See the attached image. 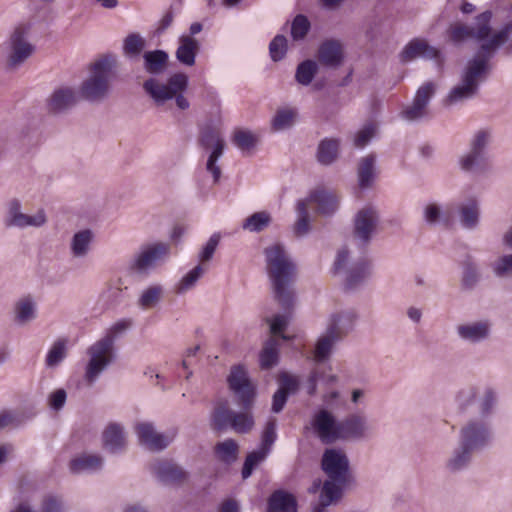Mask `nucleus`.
I'll use <instances>...</instances> for the list:
<instances>
[{"label":"nucleus","instance_id":"nucleus-1","mask_svg":"<svg viewBox=\"0 0 512 512\" xmlns=\"http://www.w3.org/2000/svg\"><path fill=\"white\" fill-rule=\"evenodd\" d=\"M117 67L118 59L114 54H105L93 61L79 85V97L89 103L104 102L111 93V81Z\"/></svg>","mask_w":512,"mask_h":512},{"label":"nucleus","instance_id":"nucleus-2","mask_svg":"<svg viewBox=\"0 0 512 512\" xmlns=\"http://www.w3.org/2000/svg\"><path fill=\"white\" fill-rule=\"evenodd\" d=\"M264 255L275 297L283 307H289L292 303V291L289 286L295 275V265L283 245L279 243L266 247Z\"/></svg>","mask_w":512,"mask_h":512},{"label":"nucleus","instance_id":"nucleus-3","mask_svg":"<svg viewBox=\"0 0 512 512\" xmlns=\"http://www.w3.org/2000/svg\"><path fill=\"white\" fill-rule=\"evenodd\" d=\"M132 326L130 319H122L114 323L106 335L87 349L89 360L85 367L84 379L93 384L111 365L115 358L114 342L118 335L125 333Z\"/></svg>","mask_w":512,"mask_h":512},{"label":"nucleus","instance_id":"nucleus-4","mask_svg":"<svg viewBox=\"0 0 512 512\" xmlns=\"http://www.w3.org/2000/svg\"><path fill=\"white\" fill-rule=\"evenodd\" d=\"M30 33L31 25L21 23L0 46L7 69H19L34 54L35 45L31 42Z\"/></svg>","mask_w":512,"mask_h":512},{"label":"nucleus","instance_id":"nucleus-5","mask_svg":"<svg viewBox=\"0 0 512 512\" xmlns=\"http://www.w3.org/2000/svg\"><path fill=\"white\" fill-rule=\"evenodd\" d=\"M47 222V216L43 209L33 214H26L22 209V202L18 198H11L5 205L3 223L6 228H40Z\"/></svg>","mask_w":512,"mask_h":512},{"label":"nucleus","instance_id":"nucleus-6","mask_svg":"<svg viewBox=\"0 0 512 512\" xmlns=\"http://www.w3.org/2000/svg\"><path fill=\"white\" fill-rule=\"evenodd\" d=\"M321 467L328 479L325 482L334 483L343 494V487L349 478V459L344 450L329 448L323 453Z\"/></svg>","mask_w":512,"mask_h":512},{"label":"nucleus","instance_id":"nucleus-7","mask_svg":"<svg viewBox=\"0 0 512 512\" xmlns=\"http://www.w3.org/2000/svg\"><path fill=\"white\" fill-rule=\"evenodd\" d=\"M187 86L188 77L184 73L172 75L166 83H162L155 78H149L143 83L144 91L157 106H161L168 100L173 99L177 92H184Z\"/></svg>","mask_w":512,"mask_h":512},{"label":"nucleus","instance_id":"nucleus-8","mask_svg":"<svg viewBox=\"0 0 512 512\" xmlns=\"http://www.w3.org/2000/svg\"><path fill=\"white\" fill-rule=\"evenodd\" d=\"M212 426L215 430H223L227 427L236 433L244 434L254 426V420L249 411L234 412L226 402L219 403L212 414Z\"/></svg>","mask_w":512,"mask_h":512},{"label":"nucleus","instance_id":"nucleus-9","mask_svg":"<svg viewBox=\"0 0 512 512\" xmlns=\"http://www.w3.org/2000/svg\"><path fill=\"white\" fill-rule=\"evenodd\" d=\"M201 146L212 149L206 163V170L212 174L214 182H218L221 176V168L217 165L218 159L223 155L225 142L219 127L207 125L200 136Z\"/></svg>","mask_w":512,"mask_h":512},{"label":"nucleus","instance_id":"nucleus-10","mask_svg":"<svg viewBox=\"0 0 512 512\" xmlns=\"http://www.w3.org/2000/svg\"><path fill=\"white\" fill-rule=\"evenodd\" d=\"M436 90V83L432 81L423 83L417 89L413 101L402 110L401 117L409 122H416L427 118L430 115L429 103Z\"/></svg>","mask_w":512,"mask_h":512},{"label":"nucleus","instance_id":"nucleus-11","mask_svg":"<svg viewBox=\"0 0 512 512\" xmlns=\"http://www.w3.org/2000/svg\"><path fill=\"white\" fill-rule=\"evenodd\" d=\"M436 90V83L432 81L423 83L417 89L413 101L402 110L401 117L409 122H416L427 118L430 115L429 103Z\"/></svg>","mask_w":512,"mask_h":512},{"label":"nucleus","instance_id":"nucleus-12","mask_svg":"<svg viewBox=\"0 0 512 512\" xmlns=\"http://www.w3.org/2000/svg\"><path fill=\"white\" fill-rule=\"evenodd\" d=\"M490 439V429L482 420H469L459 430V443L473 453L487 446Z\"/></svg>","mask_w":512,"mask_h":512},{"label":"nucleus","instance_id":"nucleus-13","mask_svg":"<svg viewBox=\"0 0 512 512\" xmlns=\"http://www.w3.org/2000/svg\"><path fill=\"white\" fill-rule=\"evenodd\" d=\"M311 426L316 436L324 444H332L341 440V421H337L334 414L327 409H320L313 415Z\"/></svg>","mask_w":512,"mask_h":512},{"label":"nucleus","instance_id":"nucleus-14","mask_svg":"<svg viewBox=\"0 0 512 512\" xmlns=\"http://www.w3.org/2000/svg\"><path fill=\"white\" fill-rule=\"evenodd\" d=\"M230 389L239 399V403L245 410H248L255 397V386L251 382L248 372L244 366L238 365L232 367L228 377Z\"/></svg>","mask_w":512,"mask_h":512},{"label":"nucleus","instance_id":"nucleus-15","mask_svg":"<svg viewBox=\"0 0 512 512\" xmlns=\"http://www.w3.org/2000/svg\"><path fill=\"white\" fill-rule=\"evenodd\" d=\"M169 251L170 246L166 243L148 245L135 256L132 267L140 273H146L163 262L169 256Z\"/></svg>","mask_w":512,"mask_h":512},{"label":"nucleus","instance_id":"nucleus-16","mask_svg":"<svg viewBox=\"0 0 512 512\" xmlns=\"http://www.w3.org/2000/svg\"><path fill=\"white\" fill-rule=\"evenodd\" d=\"M492 323L489 320H477L460 323L456 326V334L464 343L476 345L491 337Z\"/></svg>","mask_w":512,"mask_h":512},{"label":"nucleus","instance_id":"nucleus-17","mask_svg":"<svg viewBox=\"0 0 512 512\" xmlns=\"http://www.w3.org/2000/svg\"><path fill=\"white\" fill-rule=\"evenodd\" d=\"M373 428L366 415L352 413L341 421V440H361L372 435Z\"/></svg>","mask_w":512,"mask_h":512},{"label":"nucleus","instance_id":"nucleus-18","mask_svg":"<svg viewBox=\"0 0 512 512\" xmlns=\"http://www.w3.org/2000/svg\"><path fill=\"white\" fill-rule=\"evenodd\" d=\"M135 432L141 445L151 451H161L173 441L175 434L158 433L150 422H140L135 426Z\"/></svg>","mask_w":512,"mask_h":512},{"label":"nucleus","instance_id":"nucleus-19","mask_svg":"<svg viewBox=\"0 0 512 512\" xmlns=\"http://www.w3.org/2000/svg\"><path fill=\"white\" fill-rule=\"evenodd\" d=\"M378 222L379 216L373 207L367 206L361 209L357 213L354 221L355 239L363 244H367L376 232Z\"/></svg>","mask_w":512,"mask_h":512},{"label":"nucleus","instance_id":"nucleus-20","mask_svg":"<svg viewBox=\"0 0 512 512\" xmlns=\"http://www.w3.org/2000/svg\"><path fill=\"white\" fill-rule=\"evenodd\" d=\"M150 471L160 482L164 484H182L188 478V474L176 463L158 459L150 465Z\"/></svg>","mask_w":512,"mask_h":512},{"label":"nucleus","instance_id":"nucleus-21","mask_svg":"<svg viewBox=\"0 0 512 512\" xmlns=\"http://www.w3.org/2000/svg\"><path fill=\"white\" fill-rule=\"evenodd\" d=\"M356 320L357 314L354 310L334 312L328 317L325 330L342 340L354 329Z\"/></svg>","mask_w":512,"mask_h":512},{"label":"nucleus","instance_id":"nucleus-22","mask_svg":"<svg viewBox=\"0 0 512 512\" xmlns=\"http://www.w3.org/2000/svg\"><path fill=\"white\" fill-rule=\"evenodd\" d=\"M418 57L435 59L439 65L443 62L440 51L429 45L427 41L423 39H414L410 41L401 52V59L403 62H409Z\"/></svg>","mask_w":512,"mask_h":512},{"label":"nucleus","instance_id":"nucleus-23","mask_svg":"<svg viewBox=\"0 0 512 512\" xmlns=\"http://www.w3.org/2000/svg\"><path fill=\"white\" fill-rule=\"evenodd\" d=\"M95 232L90 228L76 231L70 238L69 251L73 258L84 259L92 251L95 242Z\"/></svg>","mask_w":512,"mask_h":512},{"label":"nucleus","instance_id":"nucleus-24","mask_svg":"<svg viewBox=\"0 0 512 512\" xmlns=\"http://www.w3.org/2000/svg\"><path fill=\"white\" fill-rule=\"evenodd\" d=\"M304 201L307 203V207L315 205L317 212L323 216L331 215L338 209L337 195L324 188L314 190Z\"/></svg>","mask_w":512,"mask_h":512},{"label":"nucleus","instance_id":"nucleus-25","mask_svg":"<svg viewBox=\"0 0 512 512\" xmlns=\"http://www.w3.org/2000/svg\"><path fill=\"white\" fill-rule=\"evenodd\" d=\"M102 441L105 449L111 453H119L126 448L127 433L121 424L112 422L103 430Z\"/></svg>","mask_w":512,"mask_h":512},{"label":"nucleus","instance_id":"nucleus-26","mask_svg":"<svg viewBox=\"0 0 512 512\" xmlns=\"http://www.w3.org/2000/svg\"><path fill=\"white\" fill-rule=\"evenodd\" d=\"M77 93L71 87L56 89L47 101V107L51 113H62L72 108L77 103Z\"/></svg>","mask_w":512,"mask_h":512},{"label":"nucleus","instance_id":"nucleus-27","mask_svg":"<svg viewBox=\"0 0 512 512\" xmlns=\"http://www.w3.org/2000/svg\"><path fill=\"white\" fill-rule=\"evenodd\" d=\"M459 168L467 173L483 174L490 169L488 154L472 150L463 153L458 160Z\"/></svg>","mask_w":512,"mask_h":512},{"label":"nucleus","instance_id":"nucleus-28","mask_svg":"<svg viewBox=\"0 0 512 512\" xmlns=\"http://www.w3.org/2000/svg\"><path fill=\"white\" fill-rule=\"evenodd\" d=\"M473 452L458 443L444 462V469L449 474H457L466 470L472 462Z\"/></svg>","mask_w":512,"mask_h":512},{"label":"nucleus","instance_id":"nucleus-29","mask_svg":"<svg viewBox=\"0 0 512 512\" xmlns=\"http://www.w3.org/2000/svg\"><path fill=\"white\" fill-rule=\"evenodd\" d=\"M460 224L463 228L474 230L480 223V205L476 198H469L457 207Z\"/></svg>","mask_w":512,"mask_h":512},{"label":"nucleus","instance_id":"nucleus-30","mask_svg":"<svg viewBox=\"0 0 512 512\" xmlns=\"http://www.w3.org/2000/svg\"><path fill=\"white\" fill-rule=\"evenodd\" d=\"M199 50V41L194 37L183 34L179 37L175 56L181 64L190 67L195 64L196 55L198 54Z\"/></svg>","mask_w":512,"mask_h":512},{"label":"nucleus","instance_id":"nucleus-31","mask_svg":"<svg viewBox=\"0 0 512 512\" xmlns=\"http://www.w3.org/2000/svg\"><path fill=\"white\" fill-rule=\"evenodd\" d=\"M371 276V265L367 261H361L347 270L344 286L347 290H353L363 285Z\"/></svg>","mask_w":512,"mask_h":512},{"label":"nucleus","instance_id":"nucleus-32","mask_svg":"<svg viewBox=\"0 0 512 512\" xmlns=\"http://www.w3.org/2000/svg\"><path fill=\"white\" fill-rule=\"evenodd\" d=\"M103 466V458L97 454H81L70 461L69 469L72 473L95 472Z\"/></svg>","mask_w":512,"mask_h":512},{"label":"nucleus","instance_id":"nucleus-33","mask_svg":"<svg viewBox=\"0 0 512 512\" xmlns=\"http://www.w3.org/2000/svg\"><path fill=\"white\" fill-rule=\"evenodd\" d=\"M268 512H297L296 498L288 492L277 490L268 500Z\"/></svg>","mask_w":512,"mask_h":512},{"label":"nucleus","instance_id":"nucleus-34","mask_svg":"<svg viewBox=\"0 0 512 512\" xmlns=\"http://www.w3.org/2000/svg\"><path fill=\"white\" fill-rule=\"evenodd\" d=\"M340 140L337 138H324L317 147L316 158L321 165H331L339 155Z\"/></svg>","mask_w":512,"mask_h":512},{"label":"nucleus","instance_id":"nucleus-35","mask_svg":"<svg viewBox=\"0 0 512 512\" xmlns=\"http://www.w3.org/2000/svg\"><path fill=\"white\" fill-rule=\"evenodd\" d=\"M341 499V491L332 482H324L319 501L311 508V512H329L328 507Z\"/></svg>","mask_w":512,"mask_h":512},{"label":"nucleus","instance_id":"nucleus-36","mask_svg":"<svg viewBox=\"0 0 512 512\" xmlns=\"http://www.w3.org/2000/svg\"><path fill=\"white\" fill-rule=\"evenodd\" d=\"M319 61L330 67L340 65L342 61V47L338 41L329 40L324 42L318 52Z\"/></svg>","mask_w":512,"mask_h":512},{"label":"nucleus","instance_id":"nucleus-37","mask_svg":"<svg viewBox=\"0 0 512 512\" xmlns=\"http://www.w3.org/2000/svg\"><path fill=\"white\" fill-rule=\"evenodd\" d=\"M341 339L337 338L328 331H324L318 338L314 349V360L316 362H324L329 359L334 346L340 342Z\"/></svg>","mask_w":512,"mask_h":512},{"label":"nucleus","instance_id":"nucleus-38","mask_svg":"<svg viewBox=\"0 0 512 512\" xmlns=\"http://www.w3.org/2000/svg\"><path fill=\"white\" fill-rule=\"evenodd\" d=\"M214 454L222 463L230 465L234 463L239 454V445L233 439H226L222 442H218L214 447Z\"/></svg>","mask_w":512,"mask_h":512},{"label":"nucleus","instance_id":"nucleus-39","mask_svg":"<svg viewBox=\"0 0 512 512\" xmlns=\"http://www.w3.org/2000/svg\"><path fill=\"white\" fill-rule=\"evenodd\" d=\"M164 295V288L161 285H151L145 288L139 295L137 305L143 309H153L162 300Z\"/></svg>","mask_w":512,"mask_h":512},{"label":"nucleus","instance_id":"nucleus-40","mask_svg":"<svg viewBox=\"0 0 512 512\" xmlns=\"http://www.w3.org/2000/svg\"><path fill=\"white\" fill-rule=\"evenodd\" d=\"M36 318V303L30 297H23L15 304V320L18 324H26Z\"/></svg>","mask_w":512,"mask_h":512},{"label":"nucleus","instance_id":"nucleus-41","mask_svg":"<svg viewBox=\"0 0 512 512\" xmlns=\"http://www.w3.org/2000/svg\"><path fill=\"white\" fill-rule=\"evenodd\" d=\"M143 57L144 67L150 74L161 73L168 61V54L163 50L148 51Z\"/></svg>","mask_w":512,"mask_h":512},{"label":"nucleus","instance_id":"nucleus-42","mask_svg":"<svg viewBox=\"0 0 512 512\" xmlns=\"http://www.w3.org/2000/svg\"><path fill=\"white\" fill-rule=\"evenodd\" d=\"M279 341L271 337L268 339L260 353V366L262 369H270L278 362Z\"/></svg>","mask_w":512,"mask_h":512},{"label":"nucleus","instance_id":"nucleus-43","mask_svg":"<svg viewBox=\"0 0 512 512\" xmlns=\"http://www.w3.org/2000/svg\"><path fill=\"white\" fill-rule=\"evenodd\" d=\"M146 46V40L139 33H130L123 40V54L134 59L140 56Z\"/></svg>","mask_w":512,"mask_h":512},{"label":"nucleus","instance_id":"nucleus-44","mask_svg":"<svg viewBox=\"0 0 512 512\" xmlns=\"http://www.w3.org/2000/svg\"><path fill=\"white\" fill-rule=\"evenodd\" d=\"M375 158L372 155L362 158L358 165V181L362 188H367L371 185L375 176Z\"/></svg>","mask_w":512,"mask_h":512},{"label":"nucleus","instance_id":"nucleus-45","mask_svg":"<svg viewBox=\"0 0 512 512\" xmlns=\"http://www.w3.org/2000/svg\"><path fill=\"white\" fill-rule=\"evenodd\" d=\"M67 356V340H56L49 349L45 364L48 368L57 367Z\"/></svg>","mask_w":512,"mask_h":512},{"label":"nucleus","instance_id":"nucleus-46","mask_svg":"<svg viewBox=\"0 0 512 512\" xmlns=\"http://www.w3.org/2000/svg\"><path fill=\"white\" fill-rule=\"evenodd\" d=\"M206 271L207 266H204L202 264H198L197 266H195L192 270L185 274L179 281L176 287V292L179 294H183L191 290Z\"/></svg>","mask_w":512,"mask_h":512},{"label":"nucleus","instance_id":"nucleus-47","mask_svg":"<svg viewBox=\"0 0 512 512\" xmlns=\"http://www.w3.org/2000/svg\"><path fill=\"white\" fill-rule=\"evenodd\" d=\"M480 279V273L477 265L472 261L471 257H467L462 262V286L472 289L476 286Z\"/></svg>","mask_w":512,"mask_h":512},{"label":"nucleus","instance_id":"nucleus-48","mask_svg":"<svg viewBox=\"0 0 512 512\" xmlns=\"http://www.w3.org/2000/svg\"><path fill=\"white\" fill-rule=\"evenodd\" d=\"M318 71V65L313 60H305L301 62L296 69L295 79L304 86L309 85Z\"/></svg>","mask_w":512,"mask_h":512},{"label":"nucleus","instance_id":"nucleus-49","mask_svg":"<svg viewBox=\"0 0 512 512\" xmlns=\"http://www.w3.org/2000/svg\"><path fill=\"white\" fill-rule=\"evenodd\" d=\"M232 142L242 152H248L255 147L257 136L250 130L236 129L232 136Z\"/></svg>","mask_w":512,"mask_h":512},{"label":"nucleus","instance_id":"nucleus-50","mask_svg":"<svg viewBox=\"0 0 512 512\" xmlns=\"http://www.w3.org/2000/svg\"><path fill=\"white\" fill-rule=\"evenodd\" d=\"M271 222V216L266 211L256 212L245 219L242 227L250 232H260Z\"/></svg>","mask_w":512,"mask_h":512},{"label":"nucleus","instance_id":"nucleus-51","mask_svg":"<svg viewBox=\"0 0 512 512\" xmlns=\"http://www.w3.org/2000/svg\"><path fill=\"white\" fill-rule=\"evenodd\" d=\"M492 133L489 129H479L471 137L469 141V150L487 154V148L491 142Z\"/></svg>","mask_w":512,"mask_h":512},{"label":"nucleus","instance_id":"nucleus-52","mask_svg":"<svg viewBox=\"0 0 512 512\" xmlns=\"http://www.w3.org/2000/svg\"><path fill=\"white\" fill-rule=\"evenodd\" d=\"M297 221L294 224V233L297 236H304L310 231V217L307 203L299 201L297 204Z\"/></svg>","mask_w":512,"mask_h":512},{"label":"nucleus","instance_id":"nucleus-53","mask_svg":"<svg viewBox=\"0 0 512 512\" xmlns=\"http://www.w3.org/2000/svg\"><path fill=\"white\" fill-rule=\"evenodd\" d=\"M491 270L498 278L512 276V253L502 254L491 263Z\"/></svg>","mask_w":512,"mask_h":512},{"label":"nucleus","instance_id":"nucleus-54","mask_svg":"<svg viewBox=\"0 0 512 512\" xmlns=\"http://www.w3.org/2000/svg\"><path fill=\"white\" fill-rule=\"evenodd\" d=\"M296 115L297 112L294 109H279L272 120L273 129L280 131L291 127L295 121Z\"/></svg>","mask_w":512,"mask_h":512},{"label":"nucleus","instance_id":"nucleus-55","mask_svg":"<svg viewBox=\"0 0 512 512\" xmlns=\"http://www.w3.org/2000/svg\"><path fill=\"white\" fill-rule=\"evenodd\" d=\"M268 454L269 452L261 447L249 453L245 459L242 469L243 479L250 477L254 468L257 467L262 461H264Z\"/></svg>","mask_w":512,"mask_h":512},{"label":"nucleus","instance_id":"nucleus-56","mask_svg":"<svg viewBox=\"0 0 512 512\" xmlns=\"http://www.w3.org/2000/svg\"><path fill=\"white\" fill-rule=\"evenodd\" d=\"M310 29L308 18L302 14L297 15L291 25V36L294 40L303 39Z\"/></svg>","mask_w":512,"mask_h":512},{"label":"nucleus","instance_id":"nucleus-57","mask_svg":"<svg viewBox=\"0 0 512 512\" xmlns=\"http://www.w3.org/2000/svg\"><path fill=\"white\" fill-rule=\"evenodd\" d=\"M219 241H220L219 234H213L209 238V240L207 241V243L205 244V246L202 248V250L200 251V253L198 255L199 264L206 266V263H208L212 259L213 255L216 251V248L219 244Z\"/></svg>","mask_w":512,"mask_h":512},{"label":"nucleus","instance_id":"nucleus-58","mask_svg":"<svg viewBox=\"0 0 512 512\" xmlns=\"http://www.w3.org/2000/svg\"><path fill=\"white\" fill-rule=\"evenodd\" d=\"M299 379L297 376L283 372L279 376V389L285 394H293L298 390Z\"/></svg>","mask_w":512,"mask_h":512},{"label":"nucleus","instance_id":"nucleus-59","mask_svg":"<svg viewBox=\"0 0 512 512\" xmlns=\"http://www.w3.org/2000/svg\"><path fill=\"white\" fill-rule=\"evenodd\" d=\"M287 50V39L283 35H277L269 45L271 58L274 61L281 60Z\"/></svg>","mask_w":512,"mask_h":512},{"label":"nucleus","instance_id":"nucleus-60","mask_svg":"<svg viewBox=\"0 0 512 512\" xmlns=\"http://www.w3.org/2000/svg\"><path fill=\"white\" fill-rule=\"evenodd\" d=\"M276 439V421L269 420L264 428L260 447L270 452L271 447Z\"/></svg>","mask_w":512,"mask_h":512},{"label":"nucleus","instance_id":"nucleus-61","mask_svg":"<svg viewBox=\"0 0 512 512\" xmlns=\"http://www.w3.org/2000/svg\"><path fill=\"white\" fill-rule=\"evenodd\" d=\"M376 134V126L367 124L359 130L354 138V145L358 148L364 147Z\"/></svg>","mask_w":512,"mask_h":512},{"label":"nucleus","instance_id":"nucleus-62","mask_svg":"<svg viewBox=\"0 0 512 512\" xmlns=\"http://www.w3.org/2000/svg\"><path fill=\"white\" fill-rule=\"evenodd\" d=\"M124 289L125 288L122 287L120 280L111 282L103 292V297L111 303H117L122 299Z\"/></svg>","mask_w":512,"mask_h":512},{"label":"nucleus","instance_id":"nucleus-63","mask_svg":"<svg viewBox=\"0 0 512 512\" xmlns=\"http://www.w3.org/2000/svg\"><path fill=\"white\" fill-rule=\"evenodd\" d=\"M442 215L441 206L435 202L428 203L423 208L424 220L429 224H436Z\"/></svg>","mask_w":512,"mask_h":512},{"label":"nucleus","instance_id":"nucleus-64","mask_svg":"<svg viewBox=\"0 0 512 512\" xmlns=\"http://www.w3.org/2000/svg\"><path fill=\"white\" fill-rule=\"evenodd\" d=\"M266 321L270 324V332L273 335L281 333L288 324V319L284 315H276L272 319L267 318Z\"/></svg>","mask_w":512,"mask_h":512}]
</instances>
